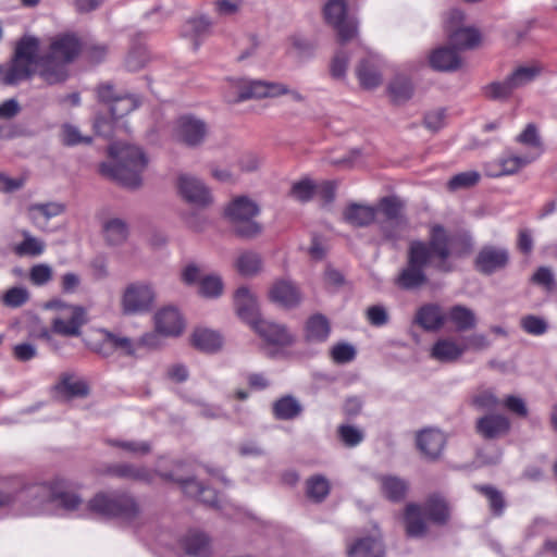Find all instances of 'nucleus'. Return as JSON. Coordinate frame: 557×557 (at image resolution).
I'll return each mask as SVG.
<instances>
[{"label":"nucleus","instance_id":"obj_1","mask_svg":"<svg viewBox=\"0 0 557 557\" xmlns=\"http://www.w3.org/2000/svg\"><path fill=\"white\" fill-rule=\"evenodd\" d=\"M32 498L26 508L27 515L52 513L53 509L77 517H86L90 513L106 518L133 519L138 507L129 495L117 493H98L85 504L71 483L65 480H54L33 486L28 491Z\"/></svg>","mask_w":557,"mask_h":557},{"label":"nucleus","instance_id":"obj_2","mask_svg":"<svg viewBox=\"0 0 557 557\" xmlns=\"http://www.w3.org/2000/svg\"><path fill=\"white\" fill-rule=\"evenodd\" d=\"M451 237L446 230L435 224L430 230V243L417 240L409 247L408 263L396 277L395 283L403 289H414L425 283L424 267L431 264L440 271H449Z\"/></svg>","mask_w":557,"mask_h":557},{"label":"nucleus","instance_id":"obj_3","mask_svg":"<svg viewBox=\"0 0 557 557\" xmlns=\"http://www.w3.org/2000/svg\"><path fill=\"white\" fill-rule=\"evenodd\" d=\"M40 40L32 35L23 36L15 45L12 58L0 64V85L17 86L37 72L49 85L63 82L65 74L59 65L39 58Z\"/></svg>","mask_w":557,"mask_h":557},{"label":"nucleus","instance_id":"obj_4","mask_svg":"<svg viewBox=\"0 0 557 557\" xmlns=\"http://www.w3.org/2000/svg\"><path fill=\"white\" fill-rule=\"evenodd\" d=\"M148 165L144 151L128 143L115 141L109 147V160L101 163L100 172L128 188L141 185Z\"/></svg>","mask_w":557,"mask_h":557},{"label":"nucleus","instance_id":"obj_5","mask_svg":"<svg viewBox=\"0 0 557 557\" xmlns=\"http://www.w3.org/2000/svg\"><path fill=\"white\" fill-rule=\"evenodd\" d=\"M449 517V507L441 495H432L423 506L409 504L405 511L407 534L411 537H420L425 534L424 519L444 523Z\"/></svg>","mask_w":557,"mask_h":557},{"label":"nucleus","instance_id":"obj_6","mask_svg":"<svg viewBox=\"0 0 557 557\" xmlns=\"http://www.w3.org/2000/svg\"><path fill=\"white\" fill-rule=\"evenodd\" d=\"M259 213L258 203L247 196L234 198L225 208V215L234 232L246 238L255 237L261 233L262 227L255 220Z\"/></svg>","mask_w":557,"mask_h":557},{"label":"nucleus","instance_id":"obj_7","mask_svg":"<svg viewBox=\"0 0 557 557\" xmlns=\"http://www.w3.org/2000/svg\"><path fill=\"white\" fill-rule=\"evenodd\" d=\"M156 301V290L147 281H135L127 284L121 295V309L126 315L149 312Z\"/></svg>","mask_w":557,"mask_h":557},{"label":"nucleus","instance_id":"obj_8","mask_svg":"<svg viewBox=\"0 0 557 557\" xmlns=\"http://www.w3.org/2000/svg\"><path fill=\"white\" fill-rule=\"evenodd\" d=\"M380 211L384 220L380 222V230L386 242L395 244L408 233V222L401 213V202L395 197H386L380 201Z\"/></svg>","mask_w":557,"mask_h":557},{"label":"nucleus","instance_id":"obj_9","mask_svg":"<svg viewBox=\"0 0 557 557\" xmlns=\"http://www.w3.org/2000/svg\"><path fill=\"white\" fill-rule=\"evenodd\" d=\"M323 15L326 23L336 30L341 44L357 36V21L348 14L345 0H329L323 8Z\"/></svg>","mask_w":557,"mask_h":557},{"label":"nucleus","instance_id":"obj_10","mask_svg":"<svg viewBox=\"0 0 557 557\" xmlns=\"http://www.w3.org/2000/svg\"><path fill=\"white\" fill-rule=\"evenodd\" d=\"M445 29L450 44L458 49H472L481 41L479 30L474 27L466 26L465 14L458 9H453L446 14Z\"/></svg>","mask_w":557,"mask_h":557},{"label":"nucleus","instance_id":"obj_11","mask_svg":"<svg viewBox=\"0 0 557 557\" xmlns=\"http://www.w3.org/2000/svg\"><path fill=\"white\" fill-rule=\"evenodd\" d=\"M177 189L181 197L195 207L205 208L213 201L210 188L191 174H181L177 177Z\"/></svg>","mask_w":557,"mask_h":557},{"label":"nucleus","instance_id":"obj_12","mask_svg":"<svg viewBox=\"0 0 557 557\" xmlns=\"http://www.w3.org/2000/svg\"><path fill=\"white\" fill-rule=\"evenodd\" d=\"M81 44L76 36L71 34L58 35L51 39L50 50L45 55L39 58H47L50 64L59 65L64 74L66 71L64 65L71 62L79 52Z\"/></svg>","mask_w":557,"mask_h":557},{"label":"nucleus","instance_id":"obj_13","mask_svg":"<svg viewBox=\"0 0 557 557\" xmlns=\"http://www.w3.org/2000/svg\"><path fill=\"white\" fill-rule=\"evenodd\" d=\"M207 134L208 127L206 123L194 115L181 116L174 126L175 138L188 147L201 145Z\"/></svg>","mask_w":557,"mask_h":557},{"label":"nucleus","instance_id":"obj_14","mask_svg":"<svg viewBox=\"0 0 557 557\" xmlns=\"http://www.w3.org/2000/svg\"><path fill=\"white\" fill-rule=\"evenodd\" d=\"M384 61L377 54H369L356 66V76L363 89L372 90L383 82Z\"/></svg>","mask_w":557,"mask_h":557},{"label":"nucleus","instance_id":"obj_15","mask_svg":"<svg viewBox=\"0 0 557 557\" xmlns=\"http://www.w3.org/2000/svg\"><path fill=\"white\" fill-rule=\"evenodd\" d=\"M160 475L166 480H171V481H175V482L180 483L183 488V492L186 495L197 498L206 505L222 509L225 511V515L231 516V513H228L226 511V505L221 504L222 500L218 496L215 491H213L209 487L202 486L201 483L197 482L194 479L183 480V479L175 478L171 473H161Z\"/></svg>","mask_w":557,"mask_h":557},{"label":"nucleus","instance_id":"obj_16","mask_svg":"<svg viewBox=\"0 0 557 557\" xmlns=\"http://www.w3.org/2000/svg\"><path fill=\"white\" fill-rule=\"evenodd\" d=\"M509 252L505 247L487 245L480 249L475 258V268L483 274H492L507 267Z\"/></svg>","mask_w":557,"mask_h":557},{"label":"nucleus","instance_id":"obj_17","mask_svg":"<svg viewBox=\"0 0 557 557\" xmlns=\"http://www.w3.org/2000/svg\"><path fill=\"white\" fill-rule=\"evenodd\" d=\"M234 306L238 317L253 327L259 321V304L256 295L247 287L240 286L234 295Z\"/></svg>","mask_w":557,"mask_h":557},{"label":"nucleus","instance_id":"obj_18","mask_svg":"<svg viewBox=\"0 0 557 557\" xmlns=\"http://www.w3.org/2000/svg\"><path fill=\"white\" fill-rule=\"evenodd\" d=\"M85 322V310L82 307L65 306L64 311L53 319L52 330L64 336H77Z\"/></svg>","mask_w":557,"mask_h":557},{"label":"nucleus","instance_id":"obj_19","mask_svg":"<svg viewBox=\"0 0 557 557\" xmlns=\"http://www.w3.org/2000/svg\"><path fill=\"white\" fill-rule=\"evenodd\" d=\"M156 330L163 336L175 337L184 330V320L180 311L172 306L164 307L154 314Z\"/></svg>","mask_w":557,"mask_h":557},{"label":"nucleus","instance_id":"obj_20","mask_svg":"<svg viewBox=\"0 0 557 557\" xmlns=\"http://www.w3.org/2000/svg\"><path fill=\"white\" fill-rule=\"evenodd\" d=\"M384 548L381 533L376 527L371 534L358 539L348 547V557H383Z\"/></svg>","mask_w":557,"mask_h":557},{"label":"nucleus","instance_id":"obj_21","mask_svg":"<svg viewBox=\"0 0 557 557\" xmlns=\"http://www.w3.org/2000/svg\"><path fill=\"white\" fill-rule=\"evenodd\" d=\"M252 330L270 345L285 347L294 342L293 335L284 325L268 320L262 319Z\"/></svg>","mask_w":557,"mask_h":557},{"label":"nucleus","instance_id":"obj_22","mask_svg":"<svg viewBox=\"0 0 557 557\" xmlns=\"http://www.w3.org/2000/svg\"><path fill=\"white\" fill-rule=\"evenodd\" d=\"M446 444V436L437 429H424L417 435V446L429 459H436L441 456Z\"/></svg>","mask_w":557,"mask_h":557},{"label":"nucleus","instance_id":"obj_23","mask_svg":"<svg viewBox=\"0 0 557 557\" xmlns=\"http://www.w3.org/2000/svg\"><path fill=\"white\" fill-rule=\"evenodd\" d=\"M269 299L284 308H293L301 300L298 287L288 280H278L269 290Z\"/></svg>","mask_w":557,"mask_h":557},{"label":"nucleus","instance_id":"obj_24","mask_svg":"<svg viewBox=\"0 0 557 557\" xmlns=\"http://www.w3.org/2000/svg\"><path fill=\"white\" fill-rule=\"evenodd\" d=\"M256 84H267V82L247 78L230 79L224 90V99L228 103H237L252 98H265V96L255 95Z\"/></svg>","mask_w":557,"mask_h":557},{"label":"nucleus","instance_id":"obj_25","mask_svg":"<svg viewBox=\"0 0 557 557\" xmlns=\"http://www.w3.org/2000/svg\"><path fill=\"white\" fill-rule=\"evenodd\" d=\"M465 354V347L451 337L437 339L430 351L431 358L443 363L457 361Z\"/></svg>","mask_w":557,"mask_h":557},{"label":"nucleus","instance_id":"obj_26","mask_svg":"<svg viewBox=\"0 0 557 557\" xmlns=\"http://www.w3.org/2000/svg\"><path fill=\"white\" fill-rule=\"evenodd\" d=\"M139 106L136 97L131 95L119 96L110 104L111 122L115 132L124 129L127 132L126 122L122 119Z\"/></svg>","mask_w":557,"mask_h":557},{"label":"nucleus","instance_id":"obj_27","mask_svg":"<svg viewBox=\"0 0 557 557\" xmlns=\"http://www.w3.org/2000/svg\"><path fill=\"white\" fill-rule=\"evenodd\" d=\"M509 420L502 414H486L478 420L476 430L485 438H495L508 432Z\"/></svg>","mask_w":557,"mask_h":557},{"label":"nucleus","instance_id":"obj_28","mask_svg":"<svg viewBox=\"0 0 557 557\" xmlns=\"http://www.w3.org/2000/svg\"><path fill=\"white\" fill-rule=\"evenodd\" d=\"M416 322L425 331H437L446 322V313L438 305L422 306L416 315Z\"/></svg>","mask_w":557,"mask_h":557},{"label":"nucleus","instance_id":"obj_29","mask_svg":"<svg viewBox=\"0 0 557 557\" xmlns=\"http://www.w3.org/2000/svg\"><path fill=\"white\" fill-rule=\"evenodd\" d=\"M191 344L201 351L215 352L221 349L223 337L214 330L197 327L191 334Z\"/></svg>","mask_w":557,"mask_h":557},{"label":"nucleus","instance_id":"obj_30","mask_svg":"<svg viewBox=\"0 0 557 557\" xmlns=\"http://www.w3.org/2000/svg\"><path fill=\"white\" fill-rule=\"evenodd\" d=\"M213 22L207 15H197L185 22L182 34L184 37L194 40L195 48L200 45V40L211 33Z\"/></svg>","mask_w":557,"mask_h":557},{"label":"nucleus","instance_id":"obj_31","mask_svg":"<svg viewBox=\"0 0 557 557\" xmlns=\"http://www.w3.org/2000/svg\"><path fill=\"white\" fill-rule=\"evenodd\" d=\"M446 321H449L458 332L470 331L478 324V319L473 310L462 305H456L449 308L446 312Z\"/></svg>","mask_w":557,"mask_h":557},{"label":"nucleus","instance_id":"obj_32","mask_svg":"<svg viewBox=\"0 0 557 557\" xmlns=\"http://www.w3.org/2000/svg\"><path fill=\"white\" fill-rule=\"evenodd\" d=\"M430 65L436 71L449 72L460 66L457 52L448 47L435 49L429 57Z\"/></svg>","mask_w":557,"mask_h":557},{"label":"nucleus","instance_id":"obj_33","mask_svg":"<svg viewBox=\"0 0 557 557\" xmlns=\"http://www.w3.org/2000/svg\"><path fill=\"white\" fill-rule=\"evenodd\" d=\"M255 95L265 96V98H275L283 95L289 96L292 101L304 102L305 96L296 89L288 88L287 85L276 82H267V84H256Z\"/></svg>","mask_w":557,"mask_h":557},{"label":"nucleus","instance_id":"obj_34","mask_svg":"<svg viewBox=\"0 0 557 557\" xmlns=\"http://www.w3.org/2000/svg\"><path fill=\"white\" fill-rule=\"evenodd\" d=\"M182 545L186 553L194 557H208L210 554L209 537L200 531L188 532L184 536Z\"/></svg>","mask_w":557,"mask_h":557},{"label":"nucleus","instance_id":"obj_35","mask_svg":"<svg viewBox=\"0 0 557 557\" xmlns=\"http://www.w3.org/2000/svg\"><path fill=\"white\" fill-rule=\"evenodd\" d=\"M375 219V209L371 206L351 203L344 211V220L352 226H367Z\"/></svg>","mask_w":557,"mask_h":557},{"label":"nucleus","instance_id":"obj_36","mask_svg":"<svg viewBox=\"0 0 557 557\" xmlns=\"http://www.w3.org/2000/svg\"><path fill=\"white\" fill-rule=\"evenodd\" d=\"M102 233L106 242L111 246L123 244L128 236V226L120 218H110L102 224Z\"/></svg>","mask_w":557,"mask_h":557},{"label":"nucleus","instance_id":"obj_37","mask_svg":"<svg viewBox=\"0 0 557 557\" xmlns=\"http://www.w3.org/2000/svg\"><path fill=\"white\" fill-rule=\"evenodd\" d=\"M539 152L535 154H525V156H517V154H507L500 158L498 169L491 171L490 174L492 176H503L510 175L519 171L521 168L531 163L536 159Z\"/></svg>","mask_w":557,"mask_h":557},{"label":"nucleus","instance_id":"obj_38","mask_svg":"<svg viewBox=\"0 0 557 557\" xmlns=\"http://www.w3.org/2000/svg\"><path fill=\"white\" fill-rule=\"evenodd\" d=\"M113 350L125 355H134L136 350V344L133 343L128 337L104 332L100 351L102 355L109 356Z\"/></svg>","mask_w":557,"mask_h":557},{"label":"nucleus","instance_id":"obj_39","mask_svg":"<svg viewBox=\"0 0 557 557\" xmlns=\"http://www.w3.org/2000/svg\"><path fill=\"white\" fill-rule=\"evenodd\" d=\"M542 73V67L537 63L523 64L517 66L510 75L507 76L510 85L516 90L534 82Z\"/></svg>","mask_w":557,"mask_h":557},{"label":"nucleus","instance_id":"obj_40","mask_svg":"<svg viewBox=\"0 0 557 557\" xmlns=\"http://www.w3.org/2000/svg\"><path fill=\"white\" fill-rule=\"evenodd\" d=\"M330 323L322 314H314L306 323V339L311 343L324 342L330 335Z\"/></svg>","mask_w":557,"mask_h":557},{"label":"nucleus","instance_id":"obj_41","mask_svg":"<svg viewBox=\"0 0 557 557\" xmlns=\"http://www.w3.org/2000/svg\"><path fill=\"white\" fill-rule=\"evenodd\" d=\"M235 268L243 276H253L262 269L261 257L255 251H242L236 258Z\"/></svg>","mask_w":557,"mask_h":557},{"label":"nucleus","instance_id":"obj_42","mask_svg":"<svg viewBox=\"0 0 557 557\" xmlns=\"http://www.w3.org/2000/svg\"><path fill=\"white\" fill-rule=\"evenodd\" d=\"M302 411V406L297 398L287 395L273 404V413L280 420H292Z\"/></svg>","mask_w":557,"mask_h":557},{"label":"nucleus","instance_id":"obj_43","mask_svg":"<svg viewBox=\"0 0 557 557\" xmlns=\"http://www.w3.org/2000/svg\"><path fill=\"white\" fill-rule=\"evenodd\" d=\"M110 473L121 479L149 482L152 480V472L144 467H136L131 463H119L110 468Z\"/></svg>","mask_w":557,"mask_h":557},{"label":"nucleus","instance_id":"obj_44","mask_svg":"<svg viewBox=\"0 0 557 557\" xmlns=\"http://www.w3.org/2000/svg\"><path fill=\"white\" fill-rule=\"evenodd\" d=\"M55 388L70 397L85 396L88 393L87 384L71 373H64Z\"/></svg>","mask_w":557,"mask_h":557},{"label":"nucleus","instance_id":"obj_45","mask_svg":"<svg viewBox=\"0 0 557 557\" xmlns=\"http://www.w3.org/2000/svg\"><path fill=\"white\" fill-rule=\"evenodd\" d=\"M382 493L391 500L398 502L403 499L407 492V484L404 480L386 475L380 479Z\"/></svg>","mask_w":557,"mask_h":557},{"label":"nucleus","instance_id":"obj_46","mask_svg":"<svg viewBox=\"0 0 557 557\" xmlns=\"http://www.w3.org/2000/svg\"><path fill=\"white\" fill-rule=\"evenodd\" d=\"M64 205L60 202L34 203L29 206L28 213L32 220L38 223L40 218H44L45 221H48L54 216L60 215L64 212Z\"/></svg>","mask_w":557,"mask_h":557},{"label":"nucleus","instance_id":"obj_47","mask_svg":"<svg viewBox=\"0 0 557 557\" xmlns=\"http://www.w3.org/2000/svg\"><path fill=\"white\" fill-rule=\"evenodd\" d=\"M22 234L24 239L14 247V252L20 257L40 256L45 250V243L39 238L34 237L26 231H24Z\"/></svg>","mask_w":557,"mask_h":557},{"label":"nucleus","instance_id":"obj_48","mask_svg":"<svg viewBox=\"0 0 557 557\" xmlns=\"http://www.w3.org/2000/svg\"><path fill=\"white\" fill-rule=\"evenodd\" d=\"M388 92L394 102L401 103L411 98L413 87L410 79L397 76L391 82Z\"/></svg>","mask_w":557,"mask_h":557},{"label":"nucleus","instance_id":"obj_49","mask_svg":"<svg viewBox=\"0 0 557 557\" xmlns=\"http://www.w3.org/2000/svg\"><path fill=\"white\" fill-rule=\"evenodd\" d=\"M350 57L344 49H338L330 62V74L336 81H345Z\"/></svg>","mask_w":557,"mask_h":557},{"label":"nucleus","instance_id":"obj_50","mask_svg":"<svg viewBox=\"0 0 557 557\" xmlns=\"http://www.w3.org/2000/svg\"><path fill=\"white\" fill-rule=\"evenodd\" d=\"M307 493L311 499L321 502L330 493V483L324 476L314 475L307 482Z\"/></svg>","mask_w":557,"mask_h":557},{"label":"nucleus","instance_id":"obj_51","mask_svg":"<svg viewBox=\"0 0 557 557\" xmlns=\"http://www.w3.org/2000/svg\"><path fill=\"white\" fill-rule=\"evenodd\" d=\"M223 292V282L218 275H206L200 280L199 294L206 298H216Z\"/></svg>","mask_w":557,"mask_h":557},{"label":"nucleus","instance_id":"obj_52","mask_svg":"<svg viewBox=\"0 0 557 557\" xmlns=\"http://www.w3.org/2000/svg\"><path fill=\"white\" fill-rule=\"evenodd\" d=\"M488 500L491 511L495 516H500L505 509V499L503 494L492 486H478L476 487Z\"/></svg>","mask_w":557,"mask_h":557},{"label":"nucleus","instance_id":"obj_53","mask_svg":"<svg viewBox=\"0 0 557 557\" xmlns=\"http://www.w3.org/2000/svg\"><path fill=\"white\" fill-rule=\"evenodd\" d=\"M315 194V184L310 178L295 182L290 188V196L298 201L306 202Z\"/></svg>","mask_w":557,"mask_h":557},{"label":"nucleus","instance_id":"obj_54","mask_svg":"<svg viewBox=\"0 0 557 557\" xmlns=\"http://www.w3.org/2000/svg\"><path fill=\"white\" fill-rule=\"evenodd\" d=\"M61 140L66 146H76L79 144H89L91 138L82 135L78 127L72 124H64L61 127Z\"/></svg>","mask_w":557,"mask_h":557},{"label":"nucleus","instance_id":"obj_55","mask_svg":"<svg viewBox=\"0 0 557 557\" xmlns=\"http://www.w3.org/2000/svg\"><path fill=\"white\" fill-rule=\"evenodd\" d=\"M338 436L341 441L348 447H355L359 445L364 438L362 430L350 424H343L338 426Z\"/></svg>","mask_w":557,"mask_h":557},{"label":"nucleus","instance_id":"obj_56","mask_svg":"<svg viewBox=\"0 0 557 557\" xmlns=\"http://www.w3.org/2000/svg\"><path fill=\"white\" fill-rule=\"evenodd\" d=\"M480 180V174L476 171H468L456 174L453 176L447 186L449 190H458L461 188H468L475 185Z\"/></svg>","mask_w":557,"mask_h":557},{"label":"nucleus","instance_id":"obj_57","mask_svg":"<svg viewBox=\"0 0 557 557\" xmlns=\"http://www.w3.org/2000/svg\"><path fill=\"white\" fill-rule=\"evenodd\" d=\"M29 294L25 287L15 286L8 289L2 296V302L7 307L17 308L28 300Z\"/></svg>","mask_w":557,"mask_h":557},{"label":"nucleus","instance_id":"obj_58","mask_svg":"<svg viewBox=\"0 0 557 557\" xmlns=\"http://www.w3.org/2000/svg\"><path fill=\"white\" fill-rule=\"evenodd\" d=\"M515 89L508 78L503 82H494L484 88V94L493 100H503L508 98Z\"/></svg>","mask_w":557,"mask_h":557},{"label":"nucleus","instance_id":"obj_59","mask_svg":"<svg viewBox=\"0 0 557 557\" xmlns=\"http://www.w3.org/2000/svg\"><path fill=\"white\" fill-rule=\"evenodd\" d=\"M109 444L112 446L120 447L125 453L134 456L146 455L151 449L150 444L148 442L110 440Z\"/></svg>","mask_w":557,"mask_h":557},{"label":"nucleus","instance_id":"obj_60","mask_svg":"<svg viewBox=\"0 0 557 557\" xmlns=\"http://www.w3.org/2000/svg\"><path fill=\"white\" fill-rule=\"evenodd\" d=\"M53 270L49 264L39 263L29 270V281L36 286H44L52 280Z\"/></svg>","mask_w":557,"mask_h":557},{"label":"nucleus","instance_id":"obj_61","mask_svg":"<svg viewBox=\"0 0 557 557\" xmlns=\"http://www.w3.org/2000/svg\"><path fill=\"white\" fill-rule=\"evenodd\" d=\"M148 60L147 49L145 47H136L128 53L125 65L129 71L136 72L143 69Z\"/></svg>","mask_w":557,"mask_h":557},{"label":"nucleus","instance_id":"obj_62","mask_svg":"<svg viewBox=\"0 0 557 557\" xmlns=\"http://www.w3.org/2000/svg\"><path fill=\"white\" fill-rule=\"evenodd\" d=\"M331 357L335 363H347L355 359L356 349L348 343H338L331 348Z\"/></svg>","mask_w":557,"mask_h":557},{"label":"nucleus","instance_id":"obj_63","mask_svg":"<svg viewBox=\"0 0 557 557\" xmlns=\"http://www.w3.org/2000/svg\"><path fill=\"white\" fill-rule=\"evenodd\" d=\"M531 281L542 286L547 292H553L556 288L555 275L550 268L541 267L533 274Z\"/></svg>","mask_w":557,"mask_h":557},{"label":"nucleus","instance_id":"obj_64","mask_svg":"<svg viewBox=\"0 0 557 557\" xmlns=\"http://www.w3.org/2000/svg\"><path fill=\"white\" fill-rule=\"evenodd\" d=\"M521 327L531 335H542L547 331V323L536 315H527L521 319Z\"/></svg>","mask_w":557,"mask_h":557}]
</instances>
